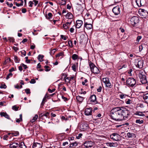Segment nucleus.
<instances>
[{"label":"nucleus","mask_w":148,"mask_h":148,"mask_svg":"<svg viewBox=\"0 0 148 148\" xmlns=\"http://www.w3.org/2000/svg\"><path fill=\"white\" fill-rule=\"evenodd\" d=\"M129 112L125 108L116 107L111 111L110 116L112 119L116 121H120L125 119Z\"/></svg>","instance_id":"f257e3e1"},{"label":"nucleus","mask_w":148,"mask_h":148,"mask_svg":"<svg viewBox=\"0 0 148 148\" xmlns=\"http://www.w3.org/2000/svg\"><path fill=\"white\" fill-rule=\"evenodd\" d=\"M146 74V73L144 70H141L139 71L138 76L140 79L141 82L143 84H145L147 82Z\"/></svg>","instance_id":"f03ea898"},{"label":"nucleus","mask_w":148,"mask_h":148,"mask_svg":"<svg viewBox=\"0 0 148 148\" xmlns=\"http://www.w3.org/2000/svg\"><path fill=\"white\" fill-rule=\"evenodd\" d=\"M89 66L91 71L92 73L98 74L99 73L100 71L99 69L95 66L93 63H90L89 64Z\"/></svg>","instance_id":"7ed1b4c3"},{"label":"nucleus","mask_w":148,"mask_h":148,"mask_svg":"<svg viewBox=\"0 0 148 148\" xmlns=\"http://www.w3.org/2000/svg\"><path fill=\"white\" fill-rule=\"evenodd\" d=\"M126 83L129 86L133 87L136 84V81L133 78H130L126 80Z\"/></svg>","instance_id":"20e7f679"},{"label":"nucleus","mask_w":148,"mask_h":148,"mask_svg":"<svg viewBox=\"0 0 148 148\" xmlns=\"http://www.w3.org/2000/svg\"><path fill=\"white\" fill-rule=\"evenodd\" d=\"M110 138L114 140L119 141L120 140V136L116 133H114L110 136Z\"/></svg>","instance_id":"39448f33"},{"label":"nucleus","mask_w":148,"mask_h":148,"mask_svg":"<svg viewBox=\"0 0 148 148\" xmlns=\"http://www.w3.org/2000/svg\"><path fill=\"white\" fill-rule=\"evenodd\" d=\"M102 81L105 84L106 87L108 88H111L112 87V86L111 83L110 82V81L108 78H103L102 79Z\"/></svg>","instance_id":"423d86ee"},{"label":"nucleus","mask_w":148,"mask_h":148,"mask_svg":"<svg viewBox=\"0 0 148 148\" xmlns=\"http://www.w3.org/2000/svg\"><path fill=\"white\" fill-rule=\"evenodd\" d=\"M139 21L138 18L136 16L132 17L130 19L131 23L133 26H134L137 24L138 22Z\"/></svg>","instance_id":"0eeeda50"},{"label":"nucleus","mask_w":148,"mask_h":148,"mask_svg":"<svg viewBox=\"0 0 148 148\" xmlns=\"http://www.w3.org/2000/svg\"><path fill=\"white\" fill-rule=\"evenodd\" d=\"M88 124L85 123H83L79 125L80 130L82 131L86 130L88 128Z\"/></svg>","instance_id":"6e6552de"},{"label":"nucleus","mask_w":148,"mask_h":148,"mask_svg":"<svg viewBox=\"0 0 148 148\" xmlns=\"http://www.w3.org/2000/svg\"><path fill=\"white\" fill-rule=\"evenodd\" d=\"M140 14L142 18H146L148 17V12L144 9H142L139 11Z\"/></svg>","instance_id":"1a4fd4ad"},{"label":"nucleus","mask_w":148,"mask_h":148,"mask_svg":"<svg viewBox=\"0 0 148 148\" xmlns=\"http://www.w3.org/2000/svg\"><path fill=\"white\" fill-rule=\"evenodd\" d=\"M112 11L115 15H117L120 12V8L119 6L114 7Z\"/></svg>","instance_id":"9d476101"},{"label":"nucleus","mask_w":148,"mask_h":148,"mask_svg":"<svg viewBox=\"0 0 148 148\" xmlns=\"http://www.w3.org/2000/svg\"><path fill=\"white\" fill-rule=\"evenodd\" d=\"M93 143L90 141H86L84 143V146L86 148L91 147L93 145Z\"/></svg>","instance_id":"9b49d317"},{"label":"nucleus","mask_w":148,"mask_h":148,"mask_svg":"<svg viewBox=\"0 0 148 148\" xmlns=\"http://www.w3.org/2000/svg\"><path fill=\"white\" fill-rule=\"evenodd\" d=\"M90 100L91 102L95 104H97V103L96 100V96L95 95H91L90 98Z\"/></svg>","instance_id":"f8f14e48"},{"label":"nucleus","mask_w":148,"mask_h":148,"mask_svg":"<svg viewBox=\"0 0 148 148\" xmlns=\"http://www.w3.org/2000/svg\"><path fill=\"white\" fill-rule=\"evenodd\" d=\"M106 145L109 147H116L118 146L117 143L116 142L114 143H106Z\"/></svg>","instance_id":"ddd939ff"},{"label":"nucleus","mask_w":148,"mask_h":148,"mask_svg":"<svg viewBox=\"0 0 148 148\" xmlns=\"http://www.w3.org/2000/svg\"><path fill=\"white\" fill-rule=\"evenodd\" d=\"M85 114L87 116L90 115L92 113V108H87L85 110Z\"/></svg>","instance_id":"4468645a"},{"label":"nucleus","mask_w":148,"mask_h":148,"mask_svg":"<svg viewBox=\"0 0 148 148\" xmlns=\"http://www.w3.org/2000/svg\"><path fill=\"white\" fill-rule=\"evenodd\" d=\"M133 98H132L129 96L128 98H127L125 100V102L127 104H130L131 103H132L133 102Z\"/></svg>","instance_id":"2eb2a0df"},{"label":"nucleus","mask_w":148,"mask_h":148,"mask_svg":"<svg viewBox=\"0 0 148 148\" xmlns=\"http://www.w3.org/2000/svg\"><path fill=\"white\" fill-rule=\"evenodd\" d=\"M83 21L81 20H77L76 21V27L77 28H80L83 24Z\"/></svg>","instance_id":"dca6fc26"},{"label":"nucleus","mask_w":148,"mask_h":148,"mask_svg":"<svg viewBox=\"0 0 148 148\" xmlns=\"http://www.w3.org/2000/svg\"><path fill=\"white\" fill-rule=\"evenodd\" d=\"M143 61L142 60H140L138 61L137 64H136V67L141 69L143 67Z\"/></svg>","instance_id":"f3484780"},{"label":"nucleus","mask_w":148,"mask_h":148,"mask_svg":"<svg viewBox=\"0 0 148 148\" xmlns=\"http://www.w3.org/2000/svg\"><path fill=\"white\" fill-rule=\"evenodd\" d=\"M0 114L1 117L4 116L8 119H10L9 116L6 112H1Z\"/></svg>","instance_id":"a211bd4d"},{"label":"nucleus","mask_w":148,"mask_h":148,"mask_svg":"<svg viewBox=\"0 0 148 148\" xmlns=\"http://www.w3.org/2000/svg\"><path fill=\"white\" fill-rule=\"evenodd\" d=\"M129 95L123 93H121V94L119 95V97L121 99H124L125 100L126 99L129 97Z\"/></svg>","instance_id":"6ab92c4d"},{"label":"nucleus","mask_w":148,"mask_h":148,"mask_svg":"<svg viewBox=\"0 0 148 148\" xmlns=\"http://www.w3.org/2000/svg\"><path fill=\"white\" fill-rule=\"evenodd\" d=\"M18 146V144L17 143H11L10 145V148H16Z\"/></svg>","instance_id":"aec40b11"},{"label":"nucleus","mask_w":148,"mask_h":148,"mask_svg":"<svg viewBox=\"0 0 148 148\" xmlns=\"http://www.w3.org/2000/svg\"><path fill=\"white\" fill-rule=\"evenodd\" d=\"M33 148H41L42 147L40 144L38 143H34L33 145Z\"/></svg>","instance_id":"412c9836"},{"label":"nucleus","mask_w":148,"mask_h":148,"mask_svg":"<svg viewBox=\"0 0 148 148\" xmlns=\"http://www.w3.org/2000/svg\"><path fill=\"white\" fill-rule=\"evenodd\" d=\"M66 17L69 19H73V14L70 12L68 13L66 15Z\"/></svg>","instance_id":"4be33fe9"},{"label":"nucleus","mask_w":148,"mask_h":148,"mask_svg":"<svg viewBox=\"0 0 148 148\" xmlns=\"http://www.w3.org/2000/svg\"><path fill=\"white\" fill-rule=\"evenodd\" d=\"M143 97L145 102L146 103H148V93L143 94Z\"/></svg>","instance_id":"5701e85b"},{"label":"nucleus","mask_w":148,"mask_h":148,"mask_svg":"<svg viewBox=\"0 0 148 148\" xmlns=\"http://www.w3.org/2000/svg\"><path fill=\"white\" fill-rule=\"evenodd\" d=\"M92 19L89 18L85 20L84 22V24H92Z\"/></svg>","instance_id":"b1692460"},{"label":"nucleus","mask_w":148,"mask_h":148,"mask_svg":"<svg viewBox=\"0 0 148 148\" xmlns=\"http://www.w3.org/2000/svg\"><path fill=\"white\" fill-rule=\"evenodd\" d=\"M134 115H137L140 116H145V114L143 112L139 111H137L134 114Z\"/></svg>","instance_id":"393cba45"},{"label":"nucleus","mask_w":148,"mask_h":148,"mask_svg":"<svg viewBox=\"0 0 148 148\" xmlns=\"http://www.w3.org/2000/svg\"><path fill=\"white\" fill-rule=\"evenodd\" d=\"M84 26L88 29H90L92 27V24H84Z\"/></svg>","instance_id":"a878e982"},{"label":"nucleus","mask_w":148,"mask_h":148,"mask_svg":"<svg viewBox=\"0 0 148 148\" xmlns=\"http://www.w3.org/2000/svg\"><path fill=\"white\" fill-rule=\"evenodd\" d=\"M18 146L20 148H26V146L23 142H22L18 144Z\"/></svg>","instance_id":"bb28decb"},{"label":"nucleus","mask_w":148,"mask_h":148,"mask_svg":"<svg viewBox=\"0 0 148 148\" xmlns=\"http://www.w3.org/2000/svg\"><path fill=\"white\" fill-rule=\"evenodd\" d=\"M144 120L141 119H137L136 120L135 123L137 124H140L143 123Z\"/></svg>","instance_id":"cd10ccee"},{"label":"nucleus","mask_w":148,"mask_h":148,"mask_svg":"<svg viewBox=\"0 0 148 148\" xmlns=\"http://www.w3.org/2000/svg\"><path fill=\"white\" fill-rule=\"evenodd\" d=\"M76 99L78 101L81 102L83 101L84 98L82 96H78L76 97Z\"/></svg>","instance_id":"c85d7f7f"},{"label":"nucleus","mask_w":148,"mask_h":148,"mask_svg":"<svg viewBox=\"0 0 148 148\" xmlns=\"http://www.w3.org/2000/svg\"><path fill=\"white\" fill-rule=\"evenodd\" d=\"M75 82H73V85L72 86H71V87H72V89H71V91L72 92H74L75 90Z\"/></svg>","instance_id":"c756f323"},{"label":"nucleus","mask_w":148,"mask_h":148,"mask_svg":"<svg viewBox=\"0 0 148 148\" xmlns=\"http://www.w3.org/2000/svg\"><path fill=\"white\" fill-rule=\"evenodd\" d=\"M127 136L129 138H131L134 137L135 136V134L133 133L128 132L127 133Z\"/></svg>","instance_id":"7c9ffc66"},{"label":"nucleus","mask_w":148,"mask_h":148,"mask_svg":"<svg viewBox=\"0 0 148 148\" xmlns=\"http://www.w3.org/2000/svg\"><path fill=\"white\" fill-rule=\"evenodd\" d=\"M38 118V115L37 114H35L33 118V119L31 120V122L32 123H33L34 122L36 121V120Z\"/></svg>","instance_id":"2f4dec72"},{"label":"nucleus","mask_w":148,"mask_h":148,"mask_svg":"<svg viewBox=\"0 0 148 148\" xmlns=\"http://www.w3.org/2000/svg\"><path fill=\"white\" fill-rule=\"evenodd\" d=\"M77 145V143L76 142H75L74 143H71L69 147L71 148V147H72L73 146L76 147Z\"/></svg>","instance_id":"473e14b6"},{"label":"nucleus","mask_w":148,"mask_h":148,"mask_svg":"<svg viewBox=\"0 0 148 148\" xmlns=\"http://www.w3.org/2000/svg\"><path fill=\"white\" fill-rule=\"evenodd\" d=\"M71 57L73 60H75L78 58V56L77 54H74L72 55Z\"/></svg>","instance_id":"72a5a7b5"},{"label":"nucleus","mask_w":148,"mask_h":148,"mask_svg":"<svg viewBox=\"0 0 148 148\" xmlns=\"http://www.w3.org/2000/svg\"><path fill=\"white\" fill-rule=\"evenodd\" d=\"M10 134H12V135L13 136H18L19 134V132H14V133H9L8 134V135H10Z\"/></svg>","instance_id":"f704fd0d"},{"label":"nucleus","mask_w":148,"mask_h":148,"mask_svg":"<svg viewBox=\"0 0 148 148\" xmlns=\"http://www.w3.org/2000/svg\"><path fill=\"white\" fill-rule=\"evenodd\" d=\"M14 60L16 63H18L20 61V59L16 56H14Z\"/></svg>","instance_id":"c9c22d12"},{"label":"nucleus","mask_w":148,"mask_h":148,"mask_svg":"<svg viewBox=\"0 0 148 148\" xmlns=\"http://www.w3.org/2000/svg\"><path fill=\"white\" fill-rule=\"evenodd\" d=\"M73 19H69L67 21V22L66 23V24L69 27V25L71 24Z\"/></svg>","instance_id":"e433bc0d"},{"label":"nucleus","mask_w":148,"mask_h":148,"mask_svg":"<svg viewBox=\"0 0 148 148\" xmlns=\"http://www.w3.org/2000/svg\"><path fill=\"white\" fill-rule=\"evenodd\" d=\"M44 57V56L41 55H39L38 56V59L39 61L42 62L43 61L42 60Z\"/></svg>","instance_id":"4c0bfd02"},{"label":"nucleus","mask_w":148,"mask_h":148,"mask_svg":"<svg viewBox=\"0 0 148 148\" xmlns=\"http://www.w3.org/2000/svg\"><path fill=\"white\" fill-rule=\"evenodd\" d=\"M65 81L66 82H69L70 83H71V82L72 81V80L70 79V78L69 77H67L66 78Z\"/></svg>","instance_id":"58836bf2"},{"label":"nucleus","mask_w":148,"mask_h":148,"mask_svg":"<svg viewBox=\"0 0 148 148\" xmlns=\"http://www.w3.org/2000/svg\"><path fill=\"white\" fill-rule=\"evenodd\" d=\"M44 67L45 68V70L46 71H49L50 70V68L48 66H45Z\"/></svg>","instance_id":"ea45409f"},{"label":"nucleus","mask_w":148,"mask_h":148,"mask_svg":"<svg viewBox=\"0 0 148 148\" xmlns=\"http://www.w3.org/2000/svg\"><path fill=\"white\" fill-rule=\"evenodd\" d=\"M71 68H72V69L75 72L76 71V65L75 64H72Z\"/></svg>","instance_id":"a19ab883"},{"label":"nucleus","mask_w":148,"mask_h":148,"mask_svg":"<svg viewBox=\"0 0 148 148\" xmlns=\"http://www.w3.org/2000/svg\"><path fill=\"white\" fill-rule=\"evenodd\" d=\"M46 101V96H45L42 99V101L41 103V105L43 106L44 104V103Z\"/></svg>","instance_id":"79ce46f5"},{"label":"nucleus","mask_w":148,"mask_h":148,"mask_svg":"<svg viewBox=\"0 0 148 148\" xmlns=\"http://www.w3.org/2000/svg\"><path fill=\"white\" fill-rule=\"evenodd\" d=\"M63 27L65 29H67L68 28H69V27L68 26V25H67L66 24V23L64 24L63 25Z\"/></svg>","instance_id":"37998d69"},{"label":"nucleus","mask_w":148,"mask_h":148,"mask_svg":"<svg viewBox=\"0 0 148 148\" xmlns=\"http://www.w3.org/2000/svg\"><path fill=\"white\" fill-rule=\"evenodd\" d=\"M68 45L69 46L71 47H73L72 42L71 40H69L68 41Z\"/></svg>","instance_id":"c03bdc74"},{"label":"nucleus","mask_w":148,"mask_h":148,"mask_svg":"<svg viewBox=\"0 0 148 148\" xmlns=\"http://www.w3.org/2000/svg\"><path fill=\"white\" fill-rule=\"evenodd\" d=\"M12 109L15 111H17L18 110V107H17L16 106H13L12 107Z\"/></svg>","instance_id":"a18cd8bd"},{"label":"nucleus","mask_w":148,"mask_h":148,"mask_svg":"<svg viewBox=\"0 0 148 148\" xmlns=\"http://www.w3.org/2000/svg\"><path fill=\"white\" fill-rule=\"evenodd\" d=\"M12 75V73H10L8 74L6 77V79H8L10 78V76L11 77Z\"/></svg>","instance_id":"49530a36"},{"label":"nucleus","mask_w":148,"mask_h":148,"mask_svg":"<svg viewBox=\"0 0 148 148\" xmlns=\"http://www.w3.org/2000/svg\"><path fill=\"white\" fill-rule=\"evenodd\" d=\"M63 55H64V54H63V53H60L59 54H57L56 55V56L57 57H60V56H61L62 57L63 56Z\"/></svg>","instance_id":"de8ad7c7"},{"label":"nucleus","mask_w":148,"mask_h":148,"mask_svg":"<svg viewBox=\"0 0 148 148\" xmlns=\"http://www.w3.org/2000/svg\"><path fill=\"white\" fill-rule=\"evenodd\" d=\"M9 136H8L7 135H5L3 137V139L6 140H8V138H10Z\"/></svg>","instance_id":"09e8293b"},{"label":"nucleus","mask_w":148,"mask_h":148,"mask_svg":"<svg viewBox=\"0 0 148 148\" xmlns=\"http://www.w3.org/2000/svg\"><path fill=\"white\" fill-rule=\"evenodd\" d=\"M61 37L64 40H66L67 39V37L63 35H61Z\"/></svg>","instance_id":"8fccbe9b"},{"label":"nucleus","mask_w":148,"mask_h":148,"mask_svg":"<svg viewBox=\"0 0 148 148\" xmlns=\"http://www.w3.org/2000/svg\"><path fill=\"white\" fill-rule=\"evenodd\" d=\"M7 86H6V85L5 84H2L0 86V88H6Z\"/></svg>","instance_id":"3c124183"},{"label":"nucleus","mask_w":148,"mask_h":148,"mask_svg":"<svg viewBox=\"0 0 148 148\" xmlns=\"http://www.w3.org/2000/svg\"><path fill=\"white\" fill-rule=\"evenodd\" d=\"M36 82L35 79H32L30 82V83L31 84H34L36 83Z\"/></svg>","instance_id":"603ef678"},{"label":"nucleus","mask_w":148,"mask_h":148,"mask_svg":"<svg viewBox=\"0 0 148 148\" xmlns=\"http://www.w3.org/2000/svg\"><path fill=\"white\" fill-rule=\"evenodd\" d=\"M21 53L22 54V55L24 56H26V52L25 51L23 50V51H21Z\"/></svg>","instance_id":"864d4df0"},{"label":"nucleus","mask_w":148,"mask_h":148,"mask_svg":"<svg viewBox=\"0 0 148 148\" xmlns=\"http://www.w3.org/2000/svg\"><path fill=\"white\" fill-rule=\"evenodd\" d=\"M28 57H25V62L27 63H30V60H28Z\"/></svg>","instance_id":"5fc2aeb1"},{"label":"nucleus","mask_w":148,"mask_h":148,"mask_svg":"<svg viewBox=\"0 0 148 148\" xmlns=\"http://www.w3.org/2000/svg\"><path fill=\"white\" fill-rule=\"evenodd\" d=\"M25 92L27 94L30 93V90L29 89H27L25 90Z\"/></svg>","instance_id":"6e6d98bb"},{"label":"nucleus","mask_w":148,"mask_h":148,"mask_svg":"<svg viewBox=\"0 0 148 148\" xmlns=\"http://www.w3.org/2000/svg\"><path fill=\"white\" fill-rule=\"evenodd\" d=\"M55 90H56V89L55 88H54V89H53L52 90H51V89H49V88L48 89V91L49 92H50V93L53 92L55 91Z\"/></svg>","instance_id":"4d7b16f0"},{"label":"nucleus","mask_w":148,"mask_h":148,"mask_svg":"<svg viewBox=\"0 0 148 148\" xmlns=\"http://www.w3.org/2000/svg\"><path fill=\"white\" fill-rule=\"evenodd\" d=\"M21 66L23 67L24 69H26L27 68V66L26 65L22 63L21 64Z\"/></svg>","instance_id":"13d9d810"},{"label":"nucleus","mask_w":148,"mask_h":148,"mask_svg":"<svg viewBox=\"0 0 148 148\" xmlns=\"http://www.w3.org/2000/svg\"><path fill=\"white\" fill-rule=\"evenodd\" d=\"M6 3L7 5L8 6H9L10 7H12L13 6V4L12 3H9L8 1L6 2Z\"/></svg>","instance_id":"bf43d9fd"},{"label":"nucleus","mask_w":148,"mask_h":148,"mask_svg":"<svg viewBox=\"0 0 148 148\" xmlns=\"http://www.w3.org/2000/svg\"><path fill=\"white\" fill-rule=\"evenodd\" d=\"M44 116L46 117V118H47L48 116H49V113L47 112L45 114H43Z\"/></svg>","instance_id":"052dcab7"},{"label":"nucleus","mask_w":148,"mask_h":148,"mask_svg":"<svg viewBox=\"0 0 148 148\" xmlns=\"http://www.w3.org/2000/svg\"><path fill=\"white\" fill-rule=\"evenodd\" d=\"M88 81L87 79H85L84 82H82V84L83 85H85L86 86H87L86 84H85V83H86Z\"/></svg>","instance_id":"680f3d73"},{"label":"nucleus","mask_w":148,"mask_h":148,"mask_svg":"<svg viewBox=\"0 0 148 148\" xmlns=\"http://www.w3.org/2000/svg\"><path fill=\"white\" fill-rule=\"evenodd\" d=\"M48 16H49V17H48V19L51 18L52 16V14L51 13L49 12L48 13Z\"/></svg>","instance_id":"e2e57ef3"},{"label":"nucleus","mask_w":148,"mask_h":148,"mask_svg":"<svg viewBox=\"0 0 148 148\" xmlns=\"http://www.w3.org/2000/svg\"><path fill=\"white\" fill-rule=\"evenodd\" d=\"M82 135V134H81V133L79 134L78 135V136H77V138L79 139L80 138H81Z\"/></svg>","instance_id":"0e129e2a"},{"label":"nucleus","mask_w":148,"mask_h":148,"mask_svg":"<svg viewBox=\"0 0 148 148\" xmlns=\"http://www.w3.org/2000/svg\"><path fill=\"white\" fill-rule=\"evenodd\" d=\"M29 6L30 7H32V5L34 4V3L33 1H30L29 2Z\"/></svg>","instance_id":"69168bd1"},{"label":"nucleus","mask_w":148,"mask_h":148,"mask_svg":"<svg viewBox=\"0 0 148 148\" xmlns=\"http://www.w3.org/2000/svg\"><path fill=\"white\" fill-rule=\"evenodd\" d=\"M13 49L16 52L17 50H18L19 49L18 48L15 47H13Z\"/></svg>","instance_id":"338daca9"},{"label":"nucleus","mask_w":148,"mask_h":148,"mask_svg":"<svg viewBox=\"0 0 148 148\" xmlns=\"http://www.w3.org/2000/svg\"><path fill=\"white\" fill-rule=\"evenodd\" d=\"M139 51L140 52L143 49V45H140L139 46Z\"/></svg>","instance_id":"774afa93"}]
</instances>
